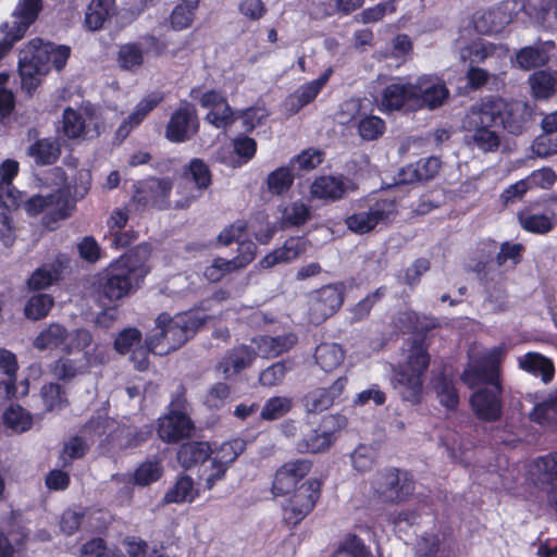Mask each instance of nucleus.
<instances>
[{
    "mask_svg": "<svg viewBox=\"0 0 557 557\" xmlns=\"http://www.w3.org/2000/svg\"><path fill=\"white\" fill-rule=\"evenodd\" d=\"M197 111L193 103L182 101L172 113L165 129V137L172 143H183L198 132Z\"/></svg>",
    "mask_w": 557,
    "mask_h": 557,
    "instance_id": "17",
    "label": "nucleus"
},
{
    "mask_svg": "<svg viewBox=\"0 0 557 557\" xmlns=\"http://www.w3.org/2000/svg\"><path fill=\"white\" fill-rule=\"evenodd\" d=\"M512 20L507 4H500L480 13L474 18V28L480 34L491 35L502 32Z\"/></svg>",
    "mask_w": 557,
    "mask_h": 557,
    "instance_id": "25",
    "label": "nucleus"
},
{
    "mask_svg": "<svg viewBox=\"0 0 557 557\" xmlns=\"http://www.w3.org/2000/svg\"><path fill=\"white\" fill-rule=\"evenodd\" d=\"M117 61L122 69L134 71L143 64V49L136 44L123 45L119 50Z\"/></svg>",
    "mask_w": 557,
    "mask_h": 557,
    "instance_id": "56",
    "label": "nucleus"
},
{
    "mask_svg": "<svg viewBox=\"0 0 557 557\" xmlns=\"http://www.w3.org/2000/svg\"><path fill=\"white\" fill-rule=\"evenodd\" d=\"M293 407L289 397L275 396L268 399L260 411V419L265 421H274L287 414Z\"/></svg>",
    "mask_w": 557,
    "mask_h": 557,
    "instance_id": "49",
    "label": "nucleus"
},
{
    "mask_svg": "<svg viewBox=\"0 0 557 557\" xmlns=\"http://www.w3.org/2000/svg\"><path fill=\"white\" fill-rule=\"evenodd\" d=\"M429 364L430 355L423 341L414 338L406 351V359L393 370V388L404 401L412 405L421 401L423 377Z\"/></svg>",
    "mask_w": 557,
    "mask_h": 557,
    "instance_id": "4",
    "label": "nucleus"
},
{
    "mask_svg": "<svg viewBox=\"0 0 557 557\" xmlns=\"http://www.w3.org/2000/svg\"><path fill=\"white\" fill-rule=\"evenodd\" d=\"M397 202L395 198H381L377 199L369 207V214L372 219L374 226L380 223H389L397 214Z\"/></svg>",
    "mask_w": 557,
    "mask_h": 557,
    "instance_id": "48",
    "label": "nucleus"
},
{
    "mask_svg": "<svg viewBox=\"0 0 557 557\" xmlns=\"http://www.w3.org/2000/svg\"><path fill=\"white\" fill-rule=\"evenodd\" d=\"M62 132L70 139L94 138L100 133L99 119L89 108H66L62 115Z\"/></svg>",
    "mask_w": 557,
    "mask_h": 557,
    "instance_id": "11",
    "label": "nucleus"
},
{
    "mask_svg": "<svg viewBox=\"0 0 557 557\" xmlns=\"http://www.w3.org/2000/svg\"><path fill=\"white\" fill-rule=\"evenodd\" d=\"M554 47L553 41H547L542 47H524L517 52L516 62L523 70L542 66L548 60L547 50Z\"/></svg>",
    "mask_w": 557,
    "mask_h": 557,
    "instance_id": "39",
    "label": "nucleus"
},
{
    "mask_svg": "<svg viewBox=\"0 0 557 557\" xmlns=\"http://www.w3.org/2000/svg\"><path fill=\"white\" fill-rule=\"evenodd\" d=\"M493 263L490 261H479L473 271L479 275L481 282L484 283L486 289V304L493 311H503L507 307V295L504 285L500 282H496L493 286H490V281H493L491 276Z\"/></svg>",
    "mask_w": 557,
    "mask_h": 557,
    "instance_id": "24",
    "label": "nucleus"
},
{
    "mask_svg": "<svg viewBox=\"0 0 557 557\" xmlns=\"http://www.w3.org/2000/svg\"><path fill=\"white\" fill-rule=\"evenodd\" d=\"M205 323V319L195 312L178 313L171 317L162 312L156 319L154 333L147 337L145 344L152 354L166 355L182 347Z\"/></svg>",
    "mask_w": 557,
    "mask_h": 557,
    "instance_id": "3",
    "label": "nucleus"
},
{
    "mask_svg": "<svg viewBox=\"0 0 557 557\" xmlns=\"http://www.w3.org/2000/svg\"><path fill=\"white\" fill-rule=\"evenodd\" d=\"M54 301L50 295L38 294L29 298L25 306V314L28 319L40 320L48 315Z\"/></svg>",
    "mask_w": 557,
    "mask_h": 557,
    "instance_id": "54",
    "label": "nucleus"
},
{
    "mask_svg": "<svg viewBox=\"0 0 557 557\" xmlns=\"http://www.w3.org/2000/svg\"><path fill=\"white\" fill-rule=\"evenodd\" d=\"M212 450L206 442H190L184 444L178 453L177 460L185 469H189L198 463L209 462Z\"/></svg>",
    "mask_w": 557,
    "mask_h": 557,
    "instance_id": "36",
    "label": "nucleus"
},
{
    "mask_svg": "<svg viewBox=\"0 0 557 557\" xmlns=\"http://www.w3.org/2000/svg\"><path fill=\"white\" fill-rule=\"evenodd\" d=\"M196 496L197 491L194 487L193 479L187 475H182L164 494L163 503L180 504L184 502H193Z\"/></svg>",
    "mask_w": 557,
    "mask_h": 557,
    "instance_id": "42",
    "label": "nucleus"
},
{
    "mask_svg": "<svg viewBox=\"0 0 557 557\" xmlns=\"http://www.w3.org/2000/svg\"><path fill=\"white\" fill-rule=\"evenodd\" d=\"M162 101V95L152 92L141 99L135 108V111L129 114L128 119L124 121L116 129V136L124 139L128 136L133 127L139 125L147 114L152 111Z\"/></svg>",
    "mask_w": 557,
    "mask_h": 557,
    "instance_id": "31",
    "label": "nucleus"
},
{
    "mask_svg": "<svg viewBox=\"0 0 557 557\" xmlns=\"http://www.w3.org/2000/svg\"><path fill=\"white\" fill-rule=\"evenodd\" d=\"M133 200L143 208L168 210L172 208L170 194L173 182L169 177H149L135 185Z\"/></svg>",
    "mask_w": 557,
    "mask_h": 557,
    "instance_id": "9",
    "label": "nucleus"
},
{
    "mask_svg": "<svg viewBox=\"0 0 557 557\" xmlns=\"http://www.w3.org/2000/svg\"><path fill=\"white\" fill-rule=\"evenodd\" d=\"M17 172L15 160L8 159L0 165V202L5 207H18L22 201V194L12 184Z\"/></svg>",
    "mask_w": 557,
    "mask_h": 557,
    "instance_id": "26",
    "label": "nucleus"
},
{
    "mask_svg": "<svg viewBox=\"0 0 557 557\" xmlns=\"http://www.w3.org/2000/svg\"><path fill=\"white\" fill-rule=\"evenodd\" d=\"M498 49H500V47L481 40L466 42L462 39H457L455 41V51L458 59L462 63H468L469 66H475L474 64L483 63L488 58L494 57Z\"/></svg>",
    "mask_w": 557,
    "mask_h": 557,
    "instance_id": "23",
    "label": "nucleus"
},
{
    "mask_svg": "<svg viewBox=\"0 0 557 557\" xmlns=\"http://www.w3.org/2000/svg\"><path fill=\"white\" fill-rule=\"evenodd\" d=\"M372 488L383 503L399 504L413 494L414 482L408 472L391 468L373 476Z\"/></svg>",
    "mask_w": 557,
    "mask_h": 557,
    "instance_id": "8",
    "label": "nucleus"
},
{
    "mask_svg": "<svg viewBox=\"0 0 557 557\" xmlns=\"http://www.w3.org/2000/svg\"><path fill=\"white\" fill-rule=\"evenodd\" d=\"M344 287L330 284L313 292L309 297V319L313 324H320L333 315L343 305Z\"/></svg>",
    "mask_w": 557,
    "mask_h": 557,
    "instance_id": "10",
    "label": "nucleus"
},
{
    "mask_svg": "<svg viewBox=\"0 0 557 557\" xmlns=\"http://www.w3.org/2000/svg\"><path fill=\"white\" fill-rule=\"evenodd\" d=\"M345 193L346 187L343 180L334 176H321L310 187V194L313 198L324 200H338Z\"/></svg>",
    "mask_w": 557,
    "mask_h": 557,
    "instance_id": "35",
    "label": "nucleus"
},
{
    "mask_svg": "<svg viewBox=\"0 0 557 557\" xmlns=\"http://www.w3.org/2000/svg\"><path fill=\"white\" fill-rule=\"evenodd\" d=\"M506 354L502 346H495L481 358L470 362L461 375L462 382L470 388L480 384H491L493 388H482L471 396V406L475 416L484 421H497L502 417L499 366Z\"/></svg>",
    "mask_w": 557,
    "mask_h": 557,
    "instance_id": "1",
    "label": "nucleus"
},
{
    "mask_svg": "<svg viewBox=\"0 0 557 557\" xmlns=\"http://www.w3.org/2000/svg\"><path fill=\"white\" fill-rule=\"evenodd\" d=\"M434 388L440 403L448 409H455L459 404V397L453 381L445 374H440L434 382Z\"/></svg>",
    "mask_w": 557,
    "mask_h": 557,
    "instance_id": "51",
    "label": "nucleus"
},
{
    "mask_svg": "<svg viewBox=\"0 0 557 557\" xmlns=\"http://www.w3.org/2000/svg\"><path fill=\"white\" fill-rule=\"evenodd\" d=\"M314 358L322 370L331 372L343 363L345 352L338 344L322 343L315 348Z\"/></svg>",
    "mask_w": 557,
    "mask_h": 557,
    "instance_id": "40",
    "label": "nucleus"
},
{
    "mask_svg": "<svg viewBox=\"0 0 557 557\" xmlns=\"http://www.w3.org/2000/svg\"><path fill=\"white\" fill-rule=\"evenodd\" d=\"M85 366L76 359L62 356L49 364V371L58 381L71 382L85 372Z\"/></svg>",
    "mask_w": 557,
    "mask_h": 557,
    "instance_id": "41",
    "label": "nucleus"
},
{
    "mask_svg": "<svg viewBox=\"0 0 557 557\" xmlns=\"http://www.w3.org/2000/svg\"><path fill=\"white\" fill-rule=\"evenodd\" d=\"M294 183V174L287 166H282L271 172L267 178L269 190L274 195L285 194Z\"/></svg>",
    "mask_w": 557,
    "mask_h": 557,
    "instance_id": "52",
    "label": "nucleus"
},
{
    "mask_svg": "<svg viewBox=\"0 0 557 557\" xmlns=\"http://www.w3.org/2000/svg\"><path fill=\"white\" fill-rule=\"evenodd\" d=\"M311 462L306 459H297L284 463L275 473L272 492L275 496H284L294 492L300 480L310 471Z\"/></svg>",
    "mask_w": 557,
    "mask_h": 557,
    "instance_id": "18",
    "label": "nucleus"
},
{
    "mask_svg": "<svg viewBox=\"0 0 557 557\" xmlns=\"http://www.w3.org/2000/svg\"><path fill=\"white\" fill-rule=\"evenodd\" d=\"M88 450L86 441L79 436H73L67 442L60 453V461L62 467H69L74 459H79L85 456Z\"/></svg>",
    "mask_w": 557,
    "mask_h": 557,
    "instance_id": "55",
    "label": "nucleus"
},
{
    "mask_svg": "<svg viewBox=\"0 0 557 557\" xmlns=\"http://www.w3.org/2000/svg\"><path fill=\"white\" fill-rule=\"evenodd\" d=\"M413 110L428 108L437 109L444 104L449 96L445 83L438 77L421 76L412 83Z\"/></svg>",
    "mask_w": 557,
    "mask_h": 557,
    "instance_id": "15",
    "label": "nucleus"
},
{
    "mask_svg": "<svg viewBox=\"0 0 557 557\" xmlns=\"http://www.w3.org/2000/svg\"><path fill=\"white\" fill-rule=\"evenodd\" d=\"M289 370L290 367L286 361H277L260 372L259 383L265 387L277 386L284 381Z\"/></svg>",
    "mask_w": 557,
    "mask_h": 557,
    "instance_id": "58",
    "label": "nucleus"
},
{
    "mask_svg": "<svg viewBox=\"0 0 557 557\" xmlns=\"http://www.w3.org/2000/svg\"><path fill=\"white\" fill-rule=\"evenodd\" d=\"M301 438L297 441L296 448L300 454H317L331 447L330 440L317 429L310 428L308 424L301 426Z\"/></svg>",
    "mask_w": 557,
    "mask_h": 557,
    "instance_id": "37",
    "label": "nucleus"
},
{
    "mask_svg": "<svg viewBox=\"0 0 557 557\" xmlns=\"http://www.w3.org/2000/svg\"><path fill=\"white\" fill-rule=\"evenodd\" d=\"M385 122L374 115L364 116L358 123V133L364 140H375L383 135Z\"/></svg>",
    "mask_w": 557,
    "mask_h": 557,
    "instance_id": "62",
    "label": "nucleus"
},
{
    "mask_svg": "<svg viewBox=\"0 0 557 557\" xmlns=\"http://www.w3.org/2000/svg\"><path fill=\"white\" fill-rule=\"evenodd\" d=\"M333 557H373L364 543L356 535L347 536Z\"/></svg>",
    "mask_w": 557,
    "mask_h": 557,
    "instance_id": "57",
    "label": "nucleus"
},
{
    "mask_svg": "<svg viewBox=\"0 0 557 557\" xmlns=\"http://www.w3.org/2000/svg\"><path fill=\"white\" fill-rule=\"evenodd\" d=\"M347 384V377H338L329 388L318 387L308 392L304 397V406L307 412L317 413L329 409L343 394Z\"/></svg>",
    "mask_w": 557,
    "mask_h": 557,
    "instance_id": "22",
    "label": "nucleus"
},
{
    "mask_svg": "<svg viewBox=\"0 0 557 557\" xmlns=\"http://www.w3.org/2000/svg\"><path fill=\"white\" fill-rule=\"evenodd\" d=\"M49 51L51 46L40 38L32 39L18 55V73L22 89L32 96L41 83V78L50 71Z\"/></svg>",
    "mask_w": 557,
    "mask_h": 557,
    "instance_id": "5",
    "label": "nucleus"
},
{
    "mask_svg": "<svg viewBox=\"0 0 557 557\" xmlns=\"http://www.w3.org/2000/svg\"><path fill=\"white\" fill-rule=\"evenodd\" d=\"M412 83H395L387 85L382 92L381 104L383 109L393 111L407 108L413 110Z\"/></svg>",
    "mask_w": 557,
    "mask_h": 557,
    "instance_id": "28",
    "label": "nucleus"
},
{
    "mask_svg": "<svg viewBox=\"0 0 557 557\" xmlns=\"http://www.w3.org/2000/svg\"><path fill=\"white\" fill-rule=\"evenodd\" d=\"M26 153L37 165H51L61 156V145L58 138H40L27 147Z\"/></svg>",
    "mask_w": 557,
    "mask_h": 557,
    "instance_id": "29",
    "label": "nucleus"
},
{
    "mask_svg": "<svg viewBox=\"0 0 557 557\" xmlns=\"http://www.w3.org/2000/svg\"><path fill=\"white\" fill-rule=\"evenodd\" d=\"M531 473L536 483L547 491L549 500L557 511V451L537 458L533 462Z\"/></svg>",
    "mask_w": 557,
    "mask_h": 557,
    "instance_id": "21",
    "label": "nucleus"
},
{
    "mask_svg": "<svg viewBox=\"0 0 557 557\" xmlns=\"http://www.w3.org/2000/svg\"><path fill=\"white\" fill-rule=\"evenodd\" d=\"M184 401L183 396L178 395L171 403L173 409L159 420L158 435L163 442L176 443L190 436L194 425L189 417L181 411Z\"/></svg>",
    "mask_w": 557,
    "mask_h": 557,
    "instance_id": "12",
    "label": "nucleus"
},
{
    "mask_svg": "<svg viewBox=\"0 0 557 557\" xmlns=\"http://www.w3.org/2000/svg\"><path fill=\"white\" fill-rule=\"evenodd\" d=\"M257 357L255 349L247 345H239L227 350L215 364V371L225 380L249 368Z\"/></svg>",
    "mask_w": 557,
    "mask_h": 557,
    "instance_id": "19",
    "label": "nucleus"
},
{
    "mask_svg": "<svg viewBox=\"0 0 557 557\" xmlns=\"http://www.w3.org/2000/svg\"><path fill=\"white\" fill-rule=\"evenodd\" d=\"M495 123L486 106L481 101L470 108L462 126L470 134V144L483 152H495L500 146L499 134L492 128Z\"/></svg>",
    "mask_w": 557,
    "mask_h": 557,
    "instance_id": "6",
    "label": "nucleus"
},
{
    "mask_svg": "<svg viewBox=\"0 0 557 557\" xmlns=\"http://www.w3.org/2000/svg\"><path fill=\"white\" fill-rule=\"evenodd\" d=\"M40 396L47 411H59L69 405L66 389L60 383L50 382L42 385Z\"/></svg>",
    "mask_w": 557,
    "mask_h": 557,
    "instance_id": "43",
    "label": "nucleus"
},
{
    "mask_svg": "<svg viewBox=\"0 0 557 557\" xmlns=\"http://www.w3.org/2000/svg\"><path fill=\"white\" fill-rule=\"evenodd\" d=\"M150 252L149 244L137 245L107 269L99 281L102 307L128 296L139 287L150 271L147 265Z\"/></svg>",
    "mask_w": 557,
    "mask_h": 557,
    "instance_id": "2",
    "label": "nucleus"
},
{
    "mask_svg": "<svg viewBox=\"0 0 557 557\" xmlns=\"http://www.w3.org/2000/svg\"><path fill=\"white\" fill-rule=\"evenodd\" d=\"M332 69L329 67L318 79L300 86L288 99L294 112L310 103L327 83Z\"/></svg>",
    "mask_w": 557,
    "mask_h": 557,
    "instance_id": "34",
    "label": "nucleus"
},
{
    "mask_svg": "<svg viewBox=\"0 0 557 557\" xmlns=\"http://www.w3.org/2000/svg\"><path fill=\"white\" fill-rule=\"evenodd\" d=\"M231 396V387L225 382H218L213 384L207 392L205 404L210 409H221L225 406Z\"/></svg>",
    "mask_w": 557,
    "mask_h": 557,
    "instance_id": "64",
    "label": "nucleus"
},
{
    "mask_svg": "<svg viewBox=\"0 0 557 557\" xmlns=\"http://www.w3.org/2000/svg\"><path fill=\"white\" fill-rule=\"evenodd\" d=\"M519 222L521 226L532 233L545 234L553 228V222L545 214L520 213Z\"/></svg>",
    "mask_w": 557,
    "mask_h": 557,
    "instance_id": "59",
    "label": "nucleus"
},
{
    "mask_svg": "<svg viewBox=\"0 0 557 557\" xmlns=\"http://www.w3.org/2000/svg\"><path fill=\"white\" fill-rule=\"evenodd\" d=\"M320 490L318 480H308L297 487L284 506L285 519L293 524L299 523L313 509Z\"/></svg>",
    "mask_w": 557,
    "mask_h": 557,
    "instance_id": "14",
    "label": "nucleus"
},
{
    "mask_svg": "<svg viewBox=\"0 0 557 557\" xmlns=\"http://www.w3.org/2000/svg\"><path fill=\"white\" fill-rule=\"evenodd\" d=\"M18 366L16 356L4 348H0V371L4 375V379L0 382V388L3 389L2 395L10 398L16 393V372Z\"/></svg>",
    "mask_w": 557,
    "mask_h": 557,
    "instance_id": "38",
    "label": "nucleus"
},
{
    "mask_svg": "<svg viewBox=\"0 0 557 557\" xmlns=\"http://www.w3.org/2000/svg\"><path fill=\"white\" fill-rule=\"evenodd\" d=\"M278 223L281 228L299 227L311 219V210L300 200L290 201L280 207Z\"/></svg>",
    "mask_w": 557,
    "mask_h": 557,
    "instance_id": "32",
    "label": "nucleus"
},
{
    "mask_svg": "<svg viewBox=\"0 0 557 557\" xmlns=\"http://www.w3.org/2000/svg\"><path fill=\"white\" fill-rule=\"evenodd\" d=\"M530 86L535 97L547 98L554 91L555 79L550 74L539 71L531 75Z\"/></svg>",
    "mask_w": 557,
    "mask_h": 557,
    "instance_id": "63",
    "label": "nucleus"
},
{
    "mask_svg": "<svg viewBox=\"0 0 557 557\" xmlns=\"http://www.w3.org/2000/svg\"><path fill=\"white\" fill-rule=\"evenodd\" d=\"M482 101L496 123L512 135L529 131L533 123L532 109L523 101H506L497 97H488Z\"/></svg>",
    "mask_w": 557,
    "mask_h": 557,
    "instance_id": "7",
    "label": "nucleus"
},
{
    "mask_svg": "<svg viewBox=\"0 0 557 557\" xmlns=\"http://www.w3.org/2000/svg\"><path fill=\"white\" fill-rule=\"evenodd\" d=\"M243 450L244 443L239 440L223 443L213 456L210 457L209 462L228 468Z\"/></svg>",
    "mask_w": 557,
    "mask_h": 557,
    "instance_id": "53",
    "label": "nucleus"
},
{
    "mask_svg": "<svg viewBox=\"0 0 557 557\" xmlns=\"http://www.w3.org/2000/svg\"><path fill=\"white\" fill-rule=\"evenodd\" d=\"M41 10V0H22L12 14V21L4 23L1 30L4 33L3 45L10 50L14 42L22 39L27 28L33 24Z\"/></svg>",
    "mask_w": 557,
    "mask_h": 557,
    "instance_id": "13",
    "label": "nucleus"
},
{
    "mask_svg": "<svg viewBox=\"0 0 557 557\" xmlns=\"http://www.w3.org/2000/svg\"><path fill=\"white\" fill-rule=\"evenodd\" d=\"M25 210L30 215L45 213L47 224L50 221L57 222L64 220L70 215V203L67 196L61 189H58L47 196L36 195L25 201Z\"/></svg>",
    "mask_w": 557,
    "mask_h": 557,
    "instance_id": "16",
    "label": "nucleus"
},
{
    "mask_svg": "<svg viewBox=\"0 0 557 557\" xmlns=\"http://www.w3.org/2000/svg\"><path fill=\"white\" fill-rule=\"evenodd\" d=\"M519 368L534 376H540L544 384L549 383L555 374L553 361L544 355L530 351L517 358Z\"/></svg>",
    "mask_w": 557,
    "mask_h": 557,
    "instance_id": "27",
    "label": "nucleus"
},
{
    "mask_svg": "<svg viewBox=\"0 0 557 557\" xmlns=\"http://www.w3.org/2000/svg\"><path fill=\"white\" fill-rule=\"evenodd\" d=\"M141 344V333L136 327H127L119 333L114 341L115 350L125 355L136 349Z\"/></svg>",
    "mask_w": 557,
    "mask_h": 557,
    "instance_id": "60",
    "label": "nucleus"
},
{
    "mask_svg": "<svg viewBox=\"0 0 557 557\" xmlns=\"http://www.w3.org/2000/svg\"><path fill=\"white\" fill-rule=\"evenodd\" d=\"M70 332L60 323L53 322L44 327L33 339V347L39 351L58 349L65 346Z\"/></svg>",
    "mask_w": 557,
    "mask_h": 557,
    "instance_id": "30",
    "label": "nucleus"
},
{
    "mask_svg": "<svg viewBox=\"0 0 557 557\" xmlns=\"http://www.w3.org/2000/svg\"><path fill=\"white\" fill-rule=\"evenodd\" d=\"M310 246L311 243L306 237L292 236L284 242L282 247L264 256L259 261V265L262 269H271L276 264L290 262L306 253Z\"/></svg>",
    "mask_w": 557,
    "mask_h": 557,
    "instance_id": "20",
    "label": "nucleus"
},
{
    "mask_svg": "<svg viewBox=\"0 0 557 557\" xmlns=\"http://www.w3.org/2000/svg\"><path fill=\"white\" fill-rule=\"evenodd\" d=\"M257 343L259 354L264 358H274L290 350L297 343L294 333L282 334L275 337L262 336Z\"/></svg>",
    "mask_w": 557,
    "mask_h": 557,
    "instance_id": "33",
    "label": "nucleus"
},
{
    "mask_svg": "<svg viewBox=\"0 0 557 557\" xmlns=\"http://www.w3.org/2000/svg\"><path fill=\"white\" fill-rule=\"evenodd\" d=\"M3 422L7 428L16 433L28 431L33 425L30 413L20 405H11L3 413Z\"/></svg>",
    "mask_w": 557,
    "mask_h": 557,
    "instance_id": "47",
    "label": "nucleus"
},
{
    "mask_svg": "<svg viewBox=\"0 0 557 557\" xmlns=\"http://www.w3.org/2000/svg\"><path fill=\"white\" fill-rule=\"evenodd\" d=\"M183 175L186 180L193 182L199 191L207 189L212 182V175L208 164L199 158L190 160Z\"/></svg>",
    "mask_w": 557,
    "mask_h": 557,
    "instance_id": "44",
    "label": "nucleus"
},
{
    "mask_svg": "<svg viewBox=\"0 0 557 557\" xmlns=\"http://www.w3.org/2000/svg\"><path fill=\"white\" fill-rule=\"evenodd\" d=\"M163 473V468L158 461L143 462L134 473V482L146 486L158 481Z\"/></svg>",
    "mask_w": 557,
    "mask_h": 557,
    "instance_id": "61",
    "label": "nucleus"
},
{
    "mask_svg": "<svg viewBox=\"0 0 557 557\" xmlns=\"http://www.w3.org/2000/svg\"><path fill=\"white\" fill-rule=\"evenodd\" d=\"M530 418L540 424H557V391L549 399L536 405L531 411Z\"/></svg>",
    "mask_w": 557,
    "mask_h": 557,
    "instance_id": "50",
    "label": "nucleus"
},
{
    "mask_svg": "<svg viewBox=\"0 0 557 557\" xmlns=\"http://www.w3.org/2000/svg\"><path fill=\"white\" fill-rule=\"evenodd\" d=\"M200 0H183L177 4L170 16V24L173 29L182 30L189 27L195 17Z\"/></svg>",
    "mask_w": 557,
    "mask_h": 557,
    "instance_id": "46",
    "label": "nucleus"
},
{
    "mask_svg": "<svg viewBox=\"0 0 557 557\" xmlns=\"http://www.w3.org/2000/svg\"><path fill=\"white\" fill-rule=\"evenodd\" d=\"M113 0H91L86 14L85 23L91 30L100 29L111 14Z\"/></svg>",
    "mask_w": 557,
    "mask_h": 557,
    "instance_id": "45",
    "label": "nucleus"
}]
</instances>
